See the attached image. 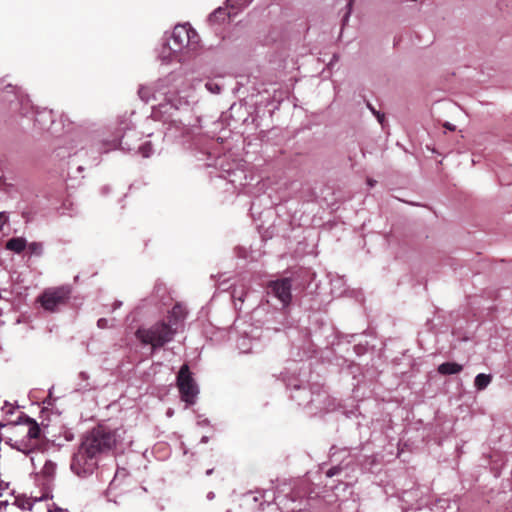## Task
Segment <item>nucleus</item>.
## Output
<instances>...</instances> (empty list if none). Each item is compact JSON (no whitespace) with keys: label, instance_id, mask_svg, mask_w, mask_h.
Masks as SVG:
<instances>
[{"label":"nucleus","instance_id":"4be33fe9","mask_svg":"<svg viewBox=\"0 0 512 512\" xmlns=\"http://www.w3.org/2000/svg\"><path fill=\"white\" fill-rule=\"evenodd\" d=\"M353 1H354V0H350V1L348 2V4H347L348 11H347V13H346V14H345V16H344V19H343V22H344V23L348 20V17H349V15H350V13H351L352 5H353Z\"/></svg>","mask_w":512,"mask_h":512},{"label":"nucleus","instance_id":"ddd939ff","mask_svg":"<svg viewBox=\"0 0 512 512\" xmlns=\"http://www.w3.org/2000/svg\"><path fill=\"white\" fill-rule=\"evenodd\" d=\"M138 95L145 102L155 98L154 90L150 86H141L138 90Z\"/></svg>","mask_w":512,"mask_h":512},{"label":"nucleus","instance_id":"f3484780","mask_svg":"<svg viewBox=\"0 0 512 512\" xmlns=\"http://www.w3.org/2000/svg\"><path fill=\"white\" fill-rule=\"evenodd\" d=\"M368 107H369V109L372 111V113H373L374 115H376V117H377V119H378L379 123H380V124H383V121H384V119H385L384 114H380L379 112H377V111H376V110H375V109H374L370 104H368Z\"/></svg>","mask_w":512,"mask_h":512},{"label":"nucleus","instance_id":"7ed1b4c3","mask_svg":"<svg viewBox=\"0 0 512 512\" xmlns=\"http://www.w3.org/2000/svg\"><path fill=\"white\" fill-rule=\"evenodd\" d=\"M119 437L117 429L98 425L84 435L80 444L100 458L116 447Z\"/></svg>","mask_w":512,"mask_h":512},{"label":"nucleus","instance_id":"f03ea898","mask_svg":"<svg viewBox=\"0 0 512 512\" xmlns=\"http://www.w3.org/2000/svg\"><path fill=\"white\" fill-rule=\"evenodd\" d=\"M177 333L171 321L160 320L149 327H139L135 336L143 345H150L155 351L171 342Z\"/></svg>","mask_w":512,"mask_h":512},{"label":"nucleus","instance_id":"dca6fc26","mask_svg":"<svg viewBox=\"0 0 512 512\" xmlns=\"http://www.w3.org/2000/svg\"><path fill=\"white\" fill-rule=\"evenodd\" d=\"M140 152L142 153L143 157H149L152 152V145L151 143H145L140 147Z\"/></svg>","mask_w":512,"mask_h":512},{"label":"nucleus","instance_id":"a211bd4d","mask_svg":"<svg viewBox=\"0 0 512 512\" xmlns=\"http://www.w3.org/2000/svg\"><path fill=\"white\" fill-rule=\"evenodd\" d=\"M206 88L208 90H210L211 92H213V93H219L220 92V87L217 84H215V83H211V82L206 83Z\"/></svg>","mask_w":512,"mask_h":512},{"label":"nucleus","instance_id":"5701e85b","mask_svg":"<svg viewBox=\"0 0 512 512\" xmlns=\"http://www.w3.org/2000/svg\"><path fill=\"white\" fill-rule=\"evenodd\" d=\"M168 104H170V106L172 107H175L176 109H179L178 103L174 102V100H172L171 98L168 99Z\"/></svg>","mask_w":512,"mask_h":512},{"label":"nucleus","instance_id":"f257e3e1","mask_svg":"<svg viewBox=\"0 0 512 512\" xmlns=\"http://www.w3.org/2000/svg\"><path fill=\"white\" fill-rule=\"evenodd\" d=\"M11 430L10 440L14 441V447L25 454L40 449L46 440L39 424L26 415L21 416Z\"/></svg>","mask_w":512,"mask_h":512},{"label":"nucleus","instance_id":"1a4fd4ad","mask_svg":"<svg viewBox=\"0 0 512 512\" xmlns=\"http://www.w3.org/2000/svg\"><path fill=\"white\" fill-rule=\"evenodd\" d=\"M27 242L22 237H14L6 242V249L20 254L25 250Z\"/></svg>","mask_w":512,"mask_h":512},{"label":"nucleus","instance_id":"4468645a","mask_svg":"<svg viewBox=\"0 0 512 512\" xmlns=\"http://www.w3.org/2000/svg\"><path fill=\"white\" fill-rule=\"evenodd\" d=\"M28 250L31 255L41 256L43 253V245L40 242H32L28 245Z\"/></svg>","mask_w":512,"mask_h":512},{"label":"nucleus","instance_id":"393cba45","mask_svg":"<svg viewBox=\"0 0 512 512\" xmlns=\"http://www.w3.org/2000/svg\"><path fill=\"white\" fill-rule=\"evenodd\" d=\"M445 127L450 129V130H454V128L450 124H446Z\"/></svg>","mask_w":512,"mask_h":512},{"label":"nucleus","instance_id":"423d86ee","mask_svg":"<svg viewBox=\"0 0 512 512\" xmlns=\"http://www.w3.org/2000/svg\"><path fill=\"white\" fill-rule=\"evenodd\" d=\"M70 294L71 290L68 287L49 288L38 297V301L46 311L55 312L59 306L67 303Z\"/></svg>","mask_w":512,"mask_h":512},{"label":"nucleus","instance_id":"0eeeda50","mask_svg":"<svg viewBox=\"0 0 512 512\" xmlns=\"http://www.w3.org/2000/svg\"><path fill=\"white\" fill-rule=\"evenodd\" d=\"M177 387L184 402L189 405L195 403L198 388L187 364L182 365L178 372Z\"/></svg>","mask_w":512,"mask_h":512},{"label":"nucleus","instance_id":"f8f14e48","mask_svg":"<svg viewBox=\"0 0 512 512\" xmlns=\"http://www.w3.org/2000/svg\"><path fill=\"white\" fill-rule=\"evenodd\" d=\"M228 17L229 14L227 13V10L219 7L209 16V21L213 24H218L224 22Z\"/></svg>","mask_w":512,"mask_h":512},{"label":"nucleus","instance_id":"9b49d317","mask_svg":"<svg viewBox=\"0 0 512 512\" xmlns=\"http://www.w3.org/2000/svg\"><path fill=\"white\" fill-rule=\"evenodd\" d=\"M492 376L490 374L480 373L475 377L474 385L477 390H484L491 383Z\"/></svg>","mask_w":512,"mask_h":512},{"label":"nucleus","instance_id":"aec40b11","mask_svg":"<svg viewBox=\"0 0 512 512\" xmlns=\"http://www.w3.org/2000/svg\"><path fill=\"white\" fill-rule=\"evenodd\" d=\"M97 326L101 329H105L108 327V320L105 319V318H100L98 321H97Z\"/></svg>","mask_w":512,"mask_h":512},{"label":"nucleus","instance_id":"412c9836","mask_svg":"<svg viewBox=\"0 0 512 512\" xmlns=\"http://www.w3.org/2000/svg\"><path fill=\"white\" fill-rule=\"evenodd\" d=\"M339 471H340V469L338 467H332L327 471L326 474L328 477H333V476L337 475L339 473Z\"/></svg>","mask_w":512,"mask_h":512},{"label":"nucleus","instance_id":"b1692460","mask_svg":"<svg viewBox=\"0 0 512 512\" xmlns=\"http://www.w3.org/2000/svg\"><path fill=\"white\" fill-rule=\"evenodd\" d=\"M179 311H180V306L175 305L172 310V315H177Z\"/></svg>","mask_w":512,"mask_h":512},{"label":"nucleus","instance_id":"9d476101","mask_svg":"<svg viewBox=\"0 0 512 512\" xmlns=\"http://www.w3.org/2000/svg\"><path fill=\"white\" fill-rule=\"evenodd\" d=\"M462 365L455 362H445L439 365L438 372L442 375L457 374L462 371Z\"/></svg>","mask_w":512,"mask_h":512},{"label":"nucleus","instance_id":"6ab92c4d","mask_svg":"<svg viewBox=\"0 0 512 512\" xmlns=\"http://www.w3.org/2000/svg\"><path fill=\"white\" fill-rule=\"evenodd\" d=\"M8 217L5 212H0V230L7 223Z\"/></svg>","mask_w":512,"mask_h":512},{"label":"nucleus","instance_id":"20e7f679","mask_svg":"<svg viewBox=\"0 0 512 512\" xmlns=\"http://www.w3.org/2000/svg\"><path fill=\"white\" fill-rule=\"evenodd\" d=\"M171 41L172 43H167L168 47L164 45L161 51L162 58H168L189 45L197 44L198 34L189 24H178L173 29Z\"/></svg>","mask_w":512,"mask_h":512},{"label":"nucleus","instance_id":"2eb2a0df","mask_svg":"<svg viewBox=\"0 0 512 512\" xmlns=\"http://www.w3.org/2000/svg\"><path fill=\"white\" fill-rule=\"evenodd\" d=\"M246 3H247V0H227V5L233 9H239V8L245 6Z\"/></svg>","mask_w":512,"mask_h":512},{"label":"nucleus","instance_id":"6e6552de","mask_svg":"<svg viewBox=\"0 0 512 512\" xmlns=\"http://www.w3.org/2000/svg\"><path fill=\"white\" fill-rule=\"evenodd\" d=\"M291 288V279L283 278L270 281L268 284V293L273 294L284 306H287L290 304L292 299Z\"/></svg>","mask_w":512,"mask_h":512},{"label":"nucleus","instance_id":"39448f33","mask_svg":"<svg viewBox=\"0 0 512 512\" xmlns=\"http://www.w3.org/2000/svg\"><path fill=\"white\" fill-rule=\"evenodd\" d=\"M98 462L99 457L80 444L72 457L70 468L77 476L87 477L97 469Z\"/></svg>","mask_w":512,"mask_h":512}]
</instances>
